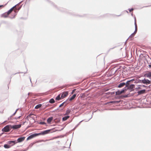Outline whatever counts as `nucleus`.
<instances>
[{"mask_svg":"<svg viewBox=\"0 0 151 151\" xmlns=\"http://www.w3.org/2000/svg\"><path fill=\"white\" fill-rule=\"evenodd\" d=\"M51 130L49 129L47 130H45L43 132H41L39 133H35L33 134H32L31 135L29 136L27 138V140H29L32 138H34L35 137L37 136L40 135H44L45 134H47L49 133Z\"/></svg>","mask_w":151,"mask_h":151,"instance_id":"1","label":"nucleus"},{"mask_svg":"<svg viewBox=\"0 0 151 151\" xmlns=\"http://www.w3.org/2000/svg\"><path fill=\"white\" fill-rule=\"evenodd\" d=\"M16 5L15 6H13V7L11 8L7 12H6L4 14H3L2 15L1 17L4 18H6L11 13V12L13 11V10H14V11H15L16 10Z\"/></svg>","mask_w":151,"mask_h":151,"instance_id":"2","label":"nucleus"},{"mask_svg":"<svg viewBox=\"0 0 151 151\" xmlns=\"http://www.w3.org/2000/svg\"><path fill=\"white\" fill-rule=\"evenodd\" d=\"M11 125H9L5 127L2 129V131L4 132H8L11 129Z\"/></svg>","mask_w":151,"mask_h":151,"instance_id":"3","label":"nucleus"},{"mask_svg":"<svg viewBox=\"0 0 151 151\" xmlns=\"http://www.w3.org/2000/svg\"><path fill=\"white\" fill-rule=\"evenodd\" d=\"M21 126V124L14 125L12 126L11 125V128L14 129H16L20 128Z\"/></svg>","mask_w":151,"mask_h":151,"instance_id":"4","label":"nucleus"},{"mask_svg":"<svg viewBox=\"0 0 151 151\" xmlns=\"http://www.w3.org/2000/svg\"><path fill=\"white\" fill-rule=\"evenodd\" d=\"M68 95V92L65 91L62 93L61 96V98L63 99L65 98Z\"/></svg>","mask_w":151,"mask_h":151,"instance_id":"5","label":"nucleus"},{"mask_svg":"<svg viewBox=\"0 0 151 151\" xmlns=\"http://www.w3.org/2000/svg\"><path fill=\"white\" fill-rule=\"evenodd\" d=\"M25 137H21L18 139H17V142H20L23 141L25 139Z\"/></svg>","mask_w":151,"mask_h":151,"instance_id":"6","label":"nucleus"},{"mask_svg":"<svg viewBox=\"0 0 151 151\" xmlns=\"http://www.w3.org/2000/svg\"><path fill=\"white\" fill-rule=\"evenodd\" d=\"M142 81L143 83L150 84V81L147 79H144Z\"/></svg>","mask_w":151,"mask_h":151,"instance_id":"7","label":"nucleus"},{"mask_svg":"<svg viewBox=\"0 0 151 151\" xmlns=\"http://www.w3.org/2000/svg\"><path fill=\"white\" fill-rule=\"evenodd\" d=\"M134 24H135V31L134 32V34H135L137 31V24L136 23V19L135 18V20H134Z\"/></svg>","mask_w":151,"mask_h":151,"instance_id":"8","label":"nucleus"},{"mask_svg":"<svg viewBox=\"0 0 151 151\" xmlns=\"http://www.w3.org/2000/svg\"><path fill=\"white\" fill-rule=\"evenodd\" d=\"M124 92V90H123L122 91H118L116 92V95H119Z\"/></svg>","mask_w":151,"mask_h":151,"instance_id":"9","label":"nucleus"},{"mask_svg":"<svg viewBox=\"0 0 151 151\" xmlns=\"http://www.w3.org/2000/svg\"><path fill=\"white\" fill-rule=\"evenodd\" d=\"M33 115V114H30L28 115L27 117L26 118V119H27L28 120L30 118H32V119H34V117H32V116Z\"/></svg>","mask_w":151,"mask_h":151,"instance_id":"10","label":"nucleus"},{"mask_svg":"<svg viewBox=\"0 0 151 151\" xmlns=\"http://www.w3.org/2000/svg\"><path fill=\"white\" fill-rule=\"evenodd\" d=\"M135 80L134 79H132L129 81H127L126 83V86L128 87V86L129 85V83L133 81H134Z\"/></svg>","mask_w":151,"mask_h":151,"instance_id":"11","label":"nucleus"},{"mask_svg":"<svg viewBox=\"0 0 151 151\" xmlns=\"http://www.w3.org/2000/svg\"><path fill=\"white\" fill-rule=\"evenodd\" d=\"M126 85V83H120L118 85V88H121L124 86Z\"/></svg>","mask_w":151,"mask_h":151,"instance_id":"12","label":"nucleus"},{"mask_svg":"<svg viewBox=\"0 0 151 151\" xmlns=\"http://www.w3.org/2000/svg\"><path fill=\"white\" fill-rule=\"evenodd\" d=\"M135 86L133 84L130 85L129 86H128V88L130 90H132L134 87Z\"/></svg>","mask_w":151,"mask_h":151,"instance_id":"13","label":"nucleus"},{"mask_svg":"<svg viewBox=\"0 0 151 151\" xmlns=\"http://www.w3.org/2000/svg\"><path fill=\"white\" fill-rule=\"evenodd\" d=\"M52 119L53 117H49L47 119V122L48 123H50L51 122Z\"/></svg>","mask_w":151,"mask_h":151,"instance_id":"14","label":"nucleus"},{"mask_svg":"<svg viewBox=\"0 0 151 151\" xmlns=\"http://www.w3.org/2000/svg\"><path fill=\"white\" fill-rule=\"evenodd\" d=\"M145 90H141L139 91L138 92V94H139V95L141 94L144 93L145 92Z\"/></svg>","mask_w":151,"mask_h":151,"instance_id":"15","label":"nucleus"},{"mask_svg":"<svg viewBox=\"0 0 151 151\" xmlns=\"http://www.w3.org/2000/svg\"><path fill=\"white\" fill-rule=\"evenodd\" d=\"M76 94H74L71 97H70L69 99V100L71 101L73 100L76 97Z\"/></svg>","mask_w":151,"mask_h":151,"instance_id":"16","label":"nucleus"},{"mask_svg":"<svg viewBox=\"0 0 151 151\" xmlns=\"http://www.w3.org/2000/svg\"><path fill=\"white\" fill-rule=\"evenodd\" d=\"M70 116H65L63 118L62 120L63 121H65L67 120L68 118H69Z\"/></svg>","mask_w":151,"mask_h":151,"instance_id":"17","label":"nucleus"},{"mask_svg":"<svg viewBox=\"0 0 151 151\" xmlns=\"http://www.w3.org/2000/svg\"><path fill=\"white\" fill-rule=\"evenodd\" d=\"M42 106V104H40L36 105L35 107V109H38L40 107Z\"/></svg>","mask_w":151,"mask_h":151,"instance_id":"18","label":"nucleus"},{"mask_svg":"<svg viewBox=\"0 0 151 151\" xmlns=\"http://www.w3.org/2000/svg\"><path fill=\"white\" fill-rule=\"evenodd\" d=\"M55 102L54 100L53 99H51L49 101V102L51 104H53Z\"/></svg>","mask_w":151,"mask_h":151,"instance_id":"19","label":"nucleus"},{"mask_svg":"<svg viewBox=\"0 0 151 151\" xmlns=\"http://www.w3.org/2000/svg\"><path fill=\"white\" fill-rule=\"evenodd\" d=\"M146 76L147 77L151 76V72H149L145 74Z\"/></svg>","mask_w":151,"mask_h":151,"instance_id":"20","label":"nucleus"},{"mask_svg":"<svg viewBox=\"0 0 151 151\" xmlns=\"http://www.w3.org/2000/svg\"><path fill=\"white\" fill-rule=\"evenodd\" d=\"M12 143H14V145L15 144L17 143V142H16V141H9V144H11Z\"/></svg>","mask_w":151,"mask_h":151,"instance_id":"21","label":"nucleus"},{"mask_svg":"<svg viewBox=\"0 0 151 151\" xmlns=\"http://www.w3.org/2000/svg\"><path fill=\"white\" fill-rule=\"evenodd\" d=\"M61 98V97L60 98V94H59L56 98V99L57 100H59Z\"/></svg>","mask_w":151,"mask_h":151,"instance_id":"22","label":"nucleus"},{"mask_svg":"<svg viewBox=\"0 0 151 151\" xmlns=\"http://www.w3.org/2000/svg\"><path fill=\"white\" fill-rule=\"evenodd\" d=\"M70 112V110H68L66 111V112L65 114V115H67L69 114Z\"/></svg>","mask_w":151,"mask_h":151,"instance_id":"23","label":"nucleus"},{"mask_svg":"<svg viewBox=\"0 0 151 151\" xmlns=\"http://www.w3.org/2000/svg\"><path fill=\"white\" fill-rule=\"evenodd\" d=\"M4 147L6 148H8L10 147V146L9 145H8L5 144L4 145Z\"/></svg>","mask_w":151,"mask_h":151,"instance_id":"24","label":"nucleus"},{"mask_svg":"<svg viewBox=\"0 0 151 151\" xmlns=\"http://www.w3.org/2000/svg\"><path fill=\"white\" fill-rule=\"evenodd\" d=\"M6 4L5 5H0V8L4 7Z\"/></svg>","mask_w":151,"mask_h":151,"instance_id":"25","label":"nucleus"},{"mask_svg":"<svg viewBox=\"0 0 151 151\" xmlns=\"http://www.w3.org/2000/svg\"><path fill=\"white\" fill-rule=\"evenodd\" d=\"M116 102V101H111L110 102V103H115Z\"/></svg>","mask_w":151,"mask_h":151,"instance_id":"26","label":"nucleus"},{"mask_svg":"<svg viewBox=\"0 0 151 151\" xmlns=\"http://www.w3.org/2000/svg\"><path fill=\"white\" fill-rule=\"evenodd\" d=\"M133 10V9L132 8V9H129V11L130 12H132V11Z\"/></svg>","mask_w":151,"mask_h":151,"instance_id":"27","label":"nucleus"},{"mask_svg":"<svg viewBox=\"0 0 151 151\" xmlns=\"http://www.w3.org/2000/svg\"><path fill=\"white\" fill-rule=\"evenodd\" d=\"M135 34H134V33H133L131 35V37H133V36L134 35H135Z\"/></svg>","mask_w":151,"mask_h":151,"instance_id":"28","label":"nucleus"},{"mask_svg":"<svg viewBox=\"0 0 151 151\" xmlns=\"http://www.w3.org/2000/svg\"><path fill=\"white\" fill-rule=\"evenodd\" d=\"M75 90H76V89H74V90L73 91H72V94L74 92H75Z\"/></svg>","mask_w":151,"mask_h":151,"instance_id":"29","label":"nucleus"},{"mask_svg":"<svg viewBox=\"0 0 151 151\" xmlns=\"http://www.w3.org/2000/svg\"><path fill=\"white\" fill-rule=\"evenodd\" d=\"M63 103L62 104H61L60 106H59V107H61L62 106H63Z\"/></svg>","mask_w":151,"mask_h":151,"instance_id":"30","label":"nucleus"},{"mask_svg":"<svg viewBox=\"0 0 151 151\" xmlns=\"http://www.w3.org/2000/svg\"><path fill=\"white\" fill-rule=\"evenodd\" d=\"M16 112L13 115H14L15 114Z\"/></svg>","mask_w":151,"mask_h":151,"instance_id":"31","label":"nucleus"}]
</instances>
